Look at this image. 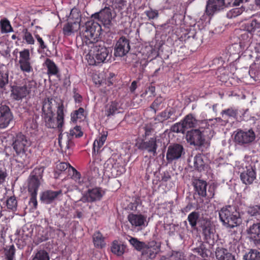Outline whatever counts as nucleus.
<instances>
[{
  "mask_svg": "<svg viewBox=\"0 0 260 260\" xmlns=\"http://www.w3.org/2000/svg\"><path fill=\"white\" fill-rule=\"evenodd\" d=\"M0 23L1 32L2 33H7L13 31V28L8 20L6 19L1 20Z\"/></svg>",
  "mask_w": 260,
  "mask_h": 260,
  "instance_id": "obj_49",
  "label": "nucleus"
},
{
  "mask_svg": "<svg viewBox=\"0 0 260 260\" xmlns=\"http://www.w3.org/2000/svg\"><path fill=\"white\" fill-rule=\"evenodd\" d=\"M144 13L149 20L156 19L159 15L157 10H152V9H150L149 10L145 11Z\"/></svg>",
  "mask_w": 260,
  "mask_h": 260,
  "instance_id": "obj_57",
  "label": "nucleus"
},
{
  "mask_svg": "<svg viewBox=\"0 0 260 260\" xmlns=\"http://www.w3.org/2000/svg\"><path fill=\"white\" fill-rule=\"evenodd\" d=\"M17 200L15 196L9 197L6 201L7 209L12 212H15L17 209Z\"/></svg>",
  "mask_w": 260,
  "mask_h": 260,
  "instance_id": "obj_41",
  "label": "nucleus"
},
{
  "mask_svg": "<svg viewBox=\"0 0 260 260\" xmlns=\"http://www.w3.org/2000/svg\"><path fill=\"white\" fill-rule=\"evenodd\" d=\"M184 257L183 253L180 251H172V254L170 256V258L172 260H181Z\"/></svg>",
  "mask_w": 260,
  "mask_h": 260,
  "instance_id": "obj_59",
  "label": "nucleus"
},
{
  "mask_svg": "<svg viewBox=\"0 0 260 260\" xmlns=\"http://www.w3.org/2000/svg\"><path fill=\"white\" fill-rule=\"evenodd\" d=\"M121 106L122 104L120 102L114 101L110 102L105 107L106 115L109 117L120 113V110H122Z\"/></svg>",
  "mask_w": 260,
  "mask_h": 260,
  "instance_id": "obj_24",
  "label": "nucleus"
},
{
  "mask_svg": "<svg viewBox=\"0 0 260 260\" xmlns=\"http://www.w3.org/2000/svg\"><path fill=\"white\" fill-rule=\"evenodd\" d=\"M105 191L101 187L89 188L85 191L80 200L83 203H94L102 200Z\"/></svg>",
  "mask_w": 260,
  "mask_h": 260,
  "instance_id": "obj_12",
  "label": "nucleus"
},
{
  "mask_svg": "<svg viewBox=\"0 0 260 260\" xmlns=\"http://www.w3.org/2000/svg\"><path fill=\"white\" fill-rule=\"evenodd\" d=\"M224 0H208L206 7V13L209 16H212L214 14L224 8Z\"/></svg>",
  "mask_w": 260,
  "mask_h": 260,
  "instance_id": "obj_19",
  "label": "nucleus"
},
{
  "mask_svg": "<svg viewBox=\"0 0 260 260\" xmlns=\"http://www.w3.org/2000/svg\"><path fill=\"white\" fill-rule=\"evenodd\" d=\"M184 151L183 146L179 144H174L168 147L166 158L169 162L180 158Z\"/></svg>",
  "mask_w": 260,
  "mask_h": 260,
  "instance_id": "obj_18",
  "label": "nucleus"
},
{
  "mask_svg": "<svg viewBox=\"0 0 260 260\" xmlns=\"http://www.w3.org/2000/svg\"><path fill=\"white\" fill-rule=\"evenodd\" d=\"M187 220L192 229H197L198 225L202 230L203 233L206 237H210L212 233L210 221L203 217H200L198 212H191L188 215Z\"/></svg>",
  "mask_w": 260,
  "mask_h": 260,
  "instance_id": "obj_6",
  "label": "nucleus"
},
{
  "mask_svg": "<svg viewBox=\"0 0 260 260\" xmlns=\"http://www.w3.org/2000/svg\"><path fill=\"white\" fill-rule=\"evenodd\" d=\"M130 50L129 40L124 37H120L117 41L114 49V55L122 57L128 52Z\"/></svg>",
  "mask_w": 260,
  "mask_h": 260,
  "instance_id": "obj_16",
  "label": "nucleus"
},
{
  "mask_svg": "<svg viewBox=\"0 0 260 260\" xmlns=\"http://www.w3.org/2000/svg\"><path fill=\"white\" fill-rule=\"evenodd\" d=\"M247 30L252 33L256 29L260 28V22L254 19L251 22L247 24Z\"/></svg>",
  "mask_w": 260,
  "mask_h": 260,
  "instance_id": "obj_51",
  "label": "nucleus"
},
{
  "mask_svg": "<svg viewBox=\"0 0 260 260\" xmlns=\"http://www.w3.org/2000/svg\"><path fill=\"white\" fill-rule=\"evenodd\" d=\"M18 64L20 70L23 73H30L33 72L31 62L30 51L28 49H23L19 52Z\"/></svg>",
  "mask_w": 260,
  "mask_h": 260,
  "instance_id": "obj_11",
  "label": "nucleus"
},
{
  "mask_svg": "<svg viewBox=\"0 0 260 260\" xmlns=\"http://www.w3.org/2000/svg\"><path fill=\"white\" fill-rule=\"evenodd\" d=\"M186 139L190 144L199 146L203 145L205 142L201 131L196 129L187 132Z\"/></svg>",
  "mask_w": 260,
  "mask_h": 260,
  "instance_id": "obj_17",
  "label": "nucleus"
},
{
  "mask_svg": "<svg viewBox=\"0 0 260 260\" xmlns=\"http://www.w3.org/2000/svg\"><path fill=\"white\" fill-rule=\"evenodd\" d=\"M44 167L36 168L34 169L30 175V178H34L40 180L42 178L44 172Z\"/></svg>",
  "mask_w": 260,
  "mask_h": 260,
  "instance_id": "obj_50",
  "label": "nucleus"
},
{
  "mask_svg": "<svg viewBox=\"0 0 260 260\" xmlns=\"http://www.w3.org/2000/svg\"><path fill=\"white\" fill-rule=\"evenodd\" d=\"M9 73L0 72V88H3L8 83Z\"/></svg>",
  "mask_w": 260,
  "mask_h": 260,
  "instance_id": "obj_53",
  "label": "nucleus"
},
{
  "mask_svg": "<svg viewBox=\"0 0 260 260\" xmlns=\"http://www.w3.org/2000/svg\"><path fill=\"white\" fill-rule=\"evenodd\" d=\"M33 80H27L23 86H13L11 88V97L15 100L19 101L25 98L31 92V89L36 86Z\"/></svg>",
  "mask_w": 260,
  "mask_h": 260,
  "instance_id": "obj_7",
  "label": "nucleus"
},
{
  "mask_svg": "<svg viewBox=\"0 0 260 260\" xmlns=\"http://www.w3.org/2000/svg\"><path fill=\"white\" fill-rule=\"evenodd\" d=\"M22 32L23 34L22 39L27 44L34 45L35 44V41L33 36L27 28L23 29Z\"/></svg>",
  "mask_w": 260,
  "mask_h": 260,
  "instance_id": "obj_46",
  "label": "nucleus"
},
{
  "mask_svg": "<svg viewBox=\"0 0 260 260\" xmlns=\"http://www.w3.org/2000/svg\"><path fill=\"white\" fill-rule=\"evenodd\" d=\"M107 134H102L101 136L99 137V138L95 140L93 144V148H92V153L95 154L96 152L97 153L99 152L101 148L104 144L106 139H107Z\"/></svg>",
  "mask_w": 260,
  "mask_h": 260,
  "instance_id": "obj_35",
  "label": "nucleus"
},
{
  "mask_svg": "<svg viewBox=\"0 0 260 260\" xmlns=\"http://www.w3.org/2000/svg\"><path fill=\"white\" fill-rule=\"evenodd\" d=\"M175 110L173 108H167L163 111L158 114L155 118V120L163 122L165 120L171 118V116L174 114Z\"/></svg>",
  "mask_w": 260,
  "mask_h": 260,
  "instance_id": "obj_30",
  "label": "nucleus"
},
{
  "mask_svg": "<svg viewBox=\"0 0 260 260\" xmlns=\"http://www.w3.org/2000/svg\"><path fill=\"white\" fill-rule=\"evenodd\" d=\"M70 135L76 138H79L83 136V132L81 131V127L80 126H76L73 129L70 131Z\"/></svg>",
  "mask_w": 260,
  "mask_h": 260,
  "instance_id": "obj_58",
  "label": "nucleus"
},
{
  "mask_svg": "<svg viewBox=\"0 0 260 260\" xmlns=\"http://www.w3.org/2000/svg\"><path fill=\"white\" fill-rule=\"evenodd\" d=\"M67 109L65 107L63 101L56 104V117L55 113L42 114V119L45 125L48 128L57 129L61 133L64 124V118Z\"/></svg>",
  "mask_w": 260,
  "mask_h": 260,
  "instance_id": "obj_2",
  "label": "nucleus"
},
{
  "mask_svg": "<svg viewBox=\"0 0 260 260\" xmlns=\"http://www.w3.org/2000/svg\"><path fill=\"white\" fill-rule=\"evenodd\" d=\"M127 219L132 226L135 228L139 227L142 229L143 227H145L147 225V224H145L146 216L141 214L131 213L128 215Z\"/></svg>",
  "mask_w": 260,
  "mask_h": 260,
  "instance_id": "obj_22",
  "label": "nucleus"
},
{
  "mask_svg": "<svg viewBox=\"0 0 260 260\" xmlns=\"http://www.w3.org/2000/svg\"><path fill=\"white\" fill-rule=\"evenodd\" d=\"M115 159L114 158H110L107 161V165L108 166H111L112 173L116 172V175H120L121 174L125 172L124 168L121 166L118 165V164L114 163Z\"/></svg>",
  "mask_w": 260,
  "mask_h": 260,
  "instance_id": "obj_36",
  "label": "nucleus"
},
{
  "mask_svg": "<svg viewBox=\"0 0 260 260\" xmlns=\"http://www.w3.org/2000/svg\"><path fill=\"white\" fill-rule=\"evenodd\" d=\"M245 260H260V252L255 249H251L244 255Z\"/></svg>",
  "mask_w": 260,
  "mask_h": 260,
  "instance_id": "obj_45",
  "label": "nucleus"
},
{
  "mask_svg": "<svg viewBox=\"0 0 260 260\" xmlns=\"http://www.w3.org/2000/svg\"><path fill=\"white\" fill-rule=\"evenodd\" d=\"M247 232L250 240L256 246H260V222L250 225Z\"/></svg>",
  "mask_w": 260,
  "mask_h": 260,
  "instance_id": "obj_21",
  "label": "nucleus"
},
{
  "mask_svg": "<svg viewBox=\"0 0 260 260\" xmlns=\"http://www.w3.org/2000/svg\"><path fill=\"white\" fill-rule=\"evenodd\" d=\"M219 216L223 224L229 228L237 226L240 222V215L237 207L226 206L219 211Z\"/></svg>",
  "mask_w": 260,
  "mask_h": 260,
  "instance_id": "obj_5",
  "label": "nucleus"
},
{
  "mask_svg": "<svg viewBox=\"0 0 260 260\" xmlns=\"http://www.w3.org/2000/svg\"><path fill=\"white\" fill-rule=\"evenodd\" d=\"M62 193L61 190L58 191L47 190L42 193L41 200L45 204L51 203L58 195Z\"/></svg>",
  "mask_w": 260,
  "mask_h": 260,
  "instance_id": "obj_26",
  "label": "nucleus"
},
{
  "mask_svg": "<svg viewBox=\"0 0 260 260\" xmlns=\"http://www.w3.org/2000/svg\"><path fill=\"white\" fill-rule=\"evenodd\" d=\"M31 142L25 135L19 133L13 137L12 146L15 152L14 156L17 157L18 161L21 163L26 158L28 148L30 146Z\"/></svg>",
  "mask_w": 260,
  "mask_h": 260,
  "instance_id": "obj_4",
  "label": "nucleus"
},
{
  "mask_svg": "<svg viewBox=\"0 0 260 260\" xmlns=\"http://www.w3.org/2000/svg\"><path fill=\"white\" fill-rule=\"evenodd\" d=\"M13 119V114L8 106H0V128H5L8 126Z\"/></svg>",
  "mask_w": 260,
  "mask_h": 260,
  "instance_id": "obj_14",
  "label": "nucleus"
},
{
  "mask_svg": "<svg viewBox=\"0 0 260 260\" xmlns=\"http://www.w3.org/2000/svg\"><path fill=\"white\" fill-rule=\"evenodd\" d=\"M53 101L55 102L52 98H46L43 101L42 114L55 113L53 111Z\"/></svg>",
  "mask_w": 260,
  "mask_h": 260,
  "instance_id": "obj_31",
  "label": "nucleus"
},
{
  "mask_svg": "<svg viewBox=\"0 0 260 260\" xmlns=\"http://www.w3.org/2000/svg\"><path fill=\"white\" fill-rule=\"evenodd\" d=\"M137 148L143 151H147L150 153H152L153 156L156 154L157 149V140L155 136L147 139L142 140L140 142L136 144Z\"/></svg>",
  "mask_w": 260,
  "mask_h": 260,
  "instance_id": "obj_13",
  "label": "nucleus"
},
{
  "mask_svg": "<svg viewBox=\"0 0 260 260\" xmlns=\"http://www.w3.org/2000/svg\"><path fill=\"white\" fill-rule=\"evenodd\" d=\"M207 250L205 248H198L196 249V251L198 254L201 256L203 258H206L208 256V254L207 253Z\"/></svg>",
  "mask_w": 260,
  "mask_h": 260,
  "instance_id": "obj_64",
  "label": "nucleus"
},
{
  "mask_svg": "<svg viewBox=\"0 0 260 260\" xmlns=\"http://www.w3.org/2000/svg\"><path fill=\"white\" fill-rule=\"evenodd\" d=\"M94 246L97 248H103L106 245L105 237L99 231L95 232L92 236Z\"/></svg>",
  "mask_w": 260,
  "mask_h": 260,
  "instance_id": "obj_32",
  "label": "nucleus"
},
{
  "mask_svg": "<svg viewBox=\"0 0 260 260\" xmlns=\"http://www.w3.org/2000/svg\"><path fill=\"white\" fill-rule=\"evenodd\" d=\"M91 44L92 46L86 55V59L89 65L98 66L102 63H106L111 59L112 51L110 48L105 46L104 42L96 41Z\"/></svg>",
  "mask_w": 260,
  "mask_h": 260,
  "instance_id": "obj_1",
  "label": "nucleus"
},
{
  "mask_svg": "<svg viewBox=\"0 0 260 260\" xmlns=\"http://www.w3.org/2000/svg\"><path fill=\"white\" fill-rule=\"evenodd\" d=\"M128 241L136 249L139 251L142 250L140 260H152L160 249V243L154 240L146 244L131 237Z\"/></svg>",
  "mask_w": 260,
  "mask_h": 260,
  "instance_id": "obj_3",
  "label": "nucleus"
},
{
  "mask_svg": "<svg viewBox=\"0 0 260 260\" xmlns=\"http://www.w3.org/2000/svg\"><path fill=\"white\" fill-rule=\"evenodd\" d=\"M70 16L74 19H78L80 16V11L78 8L74 7L71 11Z\"/></svg>",
  "mask_w": 260,
  "mask_h": 260,
  "instance_id": "obj_63",
  "label": "nucleus"
},
{
  "mask_svg": "<svg viewBox=\"0 0 260 260\" xmlns=\"http://www.w3.org/2000/svg\"><path fill=\"white\" fill-rule=\"evenodd\" d=\"M244 8L242 7L233 8L227 12L226 17L230 19L235 18L241 15L244 12Z\"/></svg>",
  "mask_w": 260,
  "mask_h": 260,
  "instance_id": "obj_48",
  "label": "nucleus"
},
{
  "mask_svg": "<svg viewBox=\"0 0 260 260\" xmlns=\"http://www.w3.org/2000/svg\"><path fill=\"white\" fill-rule=\"evenodd\" d=\"M40 185V180L29 177L28 183V191L30 194H37Z\"/></svg>",
  "mask_w": 260,
  "mask_h": 260,
  "instance_id": "obj_34",
  "label": "nucleus"
},
{
  "mask_svg": "<svg viewBox=\"0 0 260 260\" xmlns=\"http://www.w3.org/2000/svg\"><path fill=\"white\" fill-rule=\"evenodd\" d=\"M35 37L39 44V48L43 50L46 49L47 46L43 39L38 34H35Z\"/></svg>",
  "mask_w": 260,
  "mask_h": 260,
  "instance_id": "obj_60",
  "label": "nucleus"
},
{
  "mask_svg": "<svg viewBox=\"0 0 260 260\" xmlns=\"http://www.w3.org/2000/svg\"><path fill=\"white\" fill-rule=\"evenodd\" d=\"M126 245L122 242L114 240L111 244V252L118 256H122L126 251Z\"/></svg>",
  "mask_w": 260,
  "mask_h": 260,
  "instance_id": "obj_25",
  "label": "nucleus"
},
{
  "mask_svg": "<svg viewBox=\"0 0 260 260\" xmlns=\"http://www.w3.org/2000/svg\"><path fill=\"white\" fill-rule=\"evenodd\" d=\"M85 28L84 35L89 40V44L98 41L97 39L100 36L102 30L101 25L98 22L90 20L85 23Z\"/></svg>",
  "mask_w": 260,
  "mask_h": 260,
  "instance_id": "obj_9",
  "label": "nucleus"
},
{
  "mask_svg": "<svg viewBox=\"0 0 260 260\" xmlns=\"http://www.w3.org/2000/svg\"><path fill=\"white\" fill-rule=\"evenodd\" d=\"M44 66L47 68V73L49 77L54 76L58 77L59 76V70L52 60L47 58L44 63Z\"/></svg>",
  "mask_w": 260,
  "mask_h": 260,
  "instance_id": "obj_27",
  "label": "nucleus"
},
{
  "mask_svg": "<svg viewBox=\"0 0 260 260\" xmlns=\"http://www.w3.org/2000/svg\"><path fill=\"white\" fill-rule=\"evenodd\" d=\"M212 119H209V121L207 120H198L197 121V124L196 126V129H199L201 131V133L202 134L205 129H209L210 124L209 122H211Z\"/></svg>",
  "mask_w": 260,
  "mask_h": 260,
  "instance_id": "obj_44",
  "label": "nucleus"
},
{
  "mask_svg": "<svg viewBox=\"0 0 260 260\" xmlns=\"http://www.w3.org/2000/svg\"><path fill=\"white\" fill-rule=\"evenodd\" d=\"M91 17L101 22L105 26L109 27L112 19L111 9L109 7H105L99 12L92 14Z\"/></svg>",
  "mask_w": 260,
  "mask_h": 260,
  "instance_id": "obj_15",
  "label": "nucleus"
},
{
  "mask_svg": "<svg viewBox=\"0 0 260 260\" xmlns=\"http://www.w3.org/2000/svg\"><path fill=\"white\" fill-rule=\"evenodd\" d=\"M195 191L202 197H206L208 199H212L215 194V186L210 184L207 191V183L206 181L201 179H195L193 182Z\"/></svg>",
  "mask_w": 260,
  "mask_h": 260,
  "instance_id": "obj_8",
  "label": "nucleus"
},
{
  "mask_svg": "<svg viewBox=\"0 0 260 260\" xmlns=\"http://www.w3.org/2000/svg\"><path fill=\"white\" fill-rule=\"evenodd\" d=\"M31 260H50V258L47 252L44 250H40L32 256Z\"/></svg>",
  "mask_w": 260,
  "mask_h": 260,
  "instance_id": "obj_47",
  "label": "nucleus"
},
{
  "mask_svg": "<svg viewBox=\"0 0 260 260\" xmlns=\"http://www.w3.org/2000/svg\"><path fill=\"white\" fill-rule=\"evenodd\" d=\"M109 2L110 6L119 11L123 10L126 5V1L125 0H109Z\"/></svg>",
  "mask_w": 260,
  "mask_h": 260,
  "instance_id": "obj_42",
  "label": "nucleus"
},
{
  "mask_svg": "<svg viewBox=\"0 0 260 260\" xmlns=\"http://www.w3.org/2000/svg\"><path fill=\"white\" fill-rule=\"evenodd\" d=\"M197 121L191 114L187 115L182 120L186 129L196 127Z\"/></svg>",
  "mask_w": 260,
  "mask_h": 260,
  "instance_id": "obj_38",
  "label": "nucleus"
},
{
  "mask_svg": "<svg viewBox=\"0 0 260 260\" xmlns=\"http://www.w3.org/2000/svg\"><path fill=\"white\" fill-rule=\"evenodd\" d=\"M77 89L75 88L73 89V98L76 103L80 104L82 101V96L79 93L77 92Z\"/></svg>",
  "mask_w": 260,
  "mask_h": 260,
  "instance_id": "obj_62",
  "label": "nucleus"
},
{
  "mask_svg": "<svg viewBox=\"0 0 260 260\" xmlns=\"http://www.w3.org/2000/svg\"><path fill=\"white\" fill-rule=\"evenodd\" d=\"M85 110L84 108L80 107L78 109L73 111L71 113V120L74 123L78 121H81L85 118Z\"/></svg>",
  "mask_w": 260,
  "mask_h": 260,
  "instance_id": "obj_33",
  "label": "nucleus"
},
{
  "mask_svg": "<svg viewBox=\"0 0 260 260\" xmlns=\"http://www.w3.org/2000/svg\"><path fill=\"white\" fill-rule=\"evenodd\" d=\"M252 34L247 30H243L240 34L239 39V44H235L232 45L231 48H237L240 47L242 49L244 50L248 48L251 43V38Z\"/></svg>",
  "mask_w": 260,
  "mask_h": 260,
  "instance_id": "obj_20",
  "label": "nucleus"
},
{
  "mask_svg": "<svg viewBox=\"0 0 260 260\" xmlns=\"http://www.w3.org/2000/svg\"><path fill=\"white\" fill-rule=\"evenodd\" d=\"M163 99L161 96L157 97L150 105V108L154 110L155 113L158 110L160 104L162 103Z\"/></svg>",
  "mask_w": 260,
  "mask_h": 260,
  "instance_id": "obj_55",
  "label": "nucleus"
},
{
  "mask_svg": "<svg viewBox=\"0 0 260 260\" xmlns=\"http://www.w3.org/2000/svg\"><path fill=\"white\" fill-rule=\"evenodd\" d=\"M171 131L175 133H184L186 128L181 121L180 122H178L175 124H174L172 126L171 128Z\"/></svg>",
  "mask_w": 260,
  "mask_h": 260,
  "instance_id": "obj_52",
  "label": "nucleus"
},
{
  "mask_svg": "<svg viewBox=\"0 0 260 260\" xmlns=\"http://www.w3.org/2000/svg\"><path fill=\"white\" fill-rule=\"evenodd\" d=\"M215 255L218 260H236L234 255L229 252L228 249L222 247L216 248Z\"/></svg>",
  "mask_w": 260,
  "mask_h": 260,
  "instance_id": "obj_28",
  "label": "nucleus"
},
{
  "mask_svg": "<svg viewBox=\"0 0 260 260\" xmlns=\"http://www.w3.org/2000/svg\"><path fill=\"white\" fill-rule=\"evenodd\" d=\"M68 168H71L73 171V175L75 178H80V174L74 168L72 167L70 164L61 162L56 165V170L62 172L66 171Z\"/></svg>",
  "mask_w": 260,
  "mask_h": 260,
  "instance_id": "obj_39",
  "label": "nucleus"
},
{
  "mask_svg": "<svg viewBox=\"0 0 260 260\" xmlns=\"http://www.w3.org/2000/svg\"><path fill=\"white\" fill-rule=\"evenodd\" d=\"M255 139V134L252 129L247 131L239 130L234 136L236 144L245 146L252 143Z\"/></svg>",
  "mask_w": 260,
  "mask_h": 260,
  "instance_id": "obj_10",
  "label": "nucleus"
},
{
  "mask_svg": "<svg viewBox=\"0 0 260 260\" xmlns=\"http://www.w3.org/2000/svg\"><path fill=\"white\" fill-rule=\"evenodd\" d=\"M37 194H30V199L29 201V205L32 207L34 209H37L38 206V202L37 200Z\"/></svg>",
  "mask_w": 260,
  "mask_h": 260,
  "instance_id": "obj_61",
  "label": "nucleus"
},
{
  "mask_svg": "<svg viewBox=\"0 0 260 260\" xmlns=\"http://www.w3.org/2000/svg\"><path fill=\"white\" fill-rule=\"evenodd\" d=\"M256 178V173L251 166L246 167V170L241 173L240 179L246 185L252 183Z\"/></svg>",
  "mask_w": 260,
  "mask_h": 260,
  "instance_id": "obj_23",
  "label": "nucleus"
},
{
  "mask_svg": "<svg viewBox=\"0 0 260 260\" xmlns=\"http://www.w3.org/2000/svg\"><path fill=\"white\" fill-rule=\"evenodd\" d=\"M220 114L223 121L227 123L229 118L236 119L237 118L238 110L234 107H230L222 110Z\"/></svg>",
  "mask_w": 260,
  "mask_h": 260,
  "instance_id": "obj_29",
  "label": "nucleus"
},
{
  "mask_svg": "<svg viewBox=\"0 0 260 260\" xmlns=\"http://www.w3.org/2000/svg\"><path fill=\"white\" fill-rule=\"evenodd\" d=\"M15 253V248L13 245L10 246L9 248L6 250V256L7 260H15L14 255Z\"/></svg>",
  "mask_w": 260,
  "mask_h": 260,
  "instance_id": "obj_56",
  "label": "nucleus"
},
{
  "mask_svg": "<svg viewBox=\"0 0 260 260\" xmlns=\"http://www.w3.org/2000/svg\"><path fill=\"white\" fill-rule=\"evenodd\" d=\"M247 213L260 221V205L249 207L247 209Z\"/></svg>",
  "mask_w": 260,
  "mask_h": 260,
  "instance_id": "obj_43",
  "label": "nucleus"
},
{
  "mask_svg": "<svg viewBox=\"0 0 260 260\" xmlns=\"http://www.w3.org/2000/svg\"><path fill=\"white\" fill-rule=\"evenodd\" d=\"M193 167L199 172L204 170L205 163L203 160V156L201 154L196 155L193 158Z\"/></svg>",
  "mask_w": 260,
  "mask_h": 260,
  "instance_id": "obj_37",
  "label": "nucleus"
},
{
  "mask_svg": "<svg viewBox=\"0 0 260 260\" xmlns=\"http://www.w3.org/2000/svg\"><path fill=\"white\" fill-rule=\"evenodd\" d=\"M142 204V201L140 197L135 196L132 198V201L127 206V209L132 211L137 210L138 206Z\"/></svg>",
  "mask_w": 260,
  "mask_h": 260,
  "instance_id": "obj_40",
  "label": "nucleus"
},
{
  "mask_svg": "<svg viewBox=\"0 0 260 260\" xmlns=\"http://www.w3.org/2000/svg\"><path fill=\"white\" fill-rule=\"evenodd\" d=\"M73 24V23L68 22L64 25L62 29L64 35L69 36L74 32Z\"/></svg>",
  "mask_w": 260,
  "mask_h": 260,
  "instance_id": "obj_54",
  "label": "nucleus"
}]
</instances>
